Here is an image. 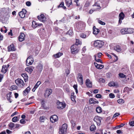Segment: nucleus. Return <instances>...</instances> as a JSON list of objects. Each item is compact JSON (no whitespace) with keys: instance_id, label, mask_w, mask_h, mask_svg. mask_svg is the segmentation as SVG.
Listing matches in <instances>:
<instances>
[{"instance_id":"obj_52","label":"nucleus","mask_w":134,"mask_h":134,"mask_svg":"<svg viewBox=\"0 0 134 134\" xmlns=\"http://www.w3.org/2000/svg\"><path fill=\"white\" fill-rule=\"evenodd\" d=\"M25 121L24 119H21L20 121V122L22 124H24L25 123Z\"/></svg>"},{"instance_id":"obj_42","label":"nucleus","mask_w":134,"mask_h":134,"mask_svg":"<svg viewBox=\"0 0 134 134\" xmlns=\"http://www.w3.org/2000/svg\"><path fill=\"white\" fill-rule=\"evenodd\" d=\"M67 34L71 36L73 34V32L72 29H70L67 32Z\"/></svg>"},{"instance_id":"obj_16","label":"nucleus","mask_w":134,"mask_h":134,"mask_svg":"<svg viewBox=\"0 0 134 134\" xmlns=\"http://www.w3.org/2000/svg\"><path fill=\"white\" fill-rule=\"evenodd\" d=\"M34 68L32 66H29L26 68L25 70L29 73L31 74L32 71Z\"/></svg>"},{"instance_id":"obj_7","label":"nucleus","mask_w":134,"mask_h":134,"mask_svg":"<svg viewBox=\"0 0 134 134\" xmlns=\"http://www.w3.org/2000/svg\"><path fill=\"white\" fill-rule=\"evenodd\" d=\"M77 76V79L78 82L81 85H82L83 84V79L82 75L81 74L79 73L78 74Z\"/></svg>"},{"instance_id":"obj_14","label":"nucleus","mask_w":134,"mask_h":134,"mask_svg":"<svg viewBox=\"0 0 134 134\" xmlns=\"http://www.w3.org/2000/svg\"><path fill=\"white\" fill-rule=\"evenodd\" d=\"M25 35L23 33H21L19 37V40L21 42L24 40Z\"/></svg>"},{"instance_id":"obj_36","label":"nucleus","mask_w":134,"mask_h":134,"mask_svg":"<svg viewBox=\"0 0 134 134\" xmlns=\"http://www.w3.org/2000/svg\"><path fill=\"white\" fill-rule=\"evenodd\" d=\"M95 129L96 126L94 125H92L90 128V130L91 131H94Z\"/></svg>"},{"instance_id":"obj_41","label":"nucleus","mask_w":134,"mask_h":134,"mask_svg":"<svg viewBox=\"0 0 134 134\" xmlns=\"http://www.w3.org/2000/svg\"><path fill=\"white\" fill-rule=\"evenodd\" d=\"M9 127L11 129H12L15 127V124L13 122H10L9 125Z\"/></svg>"},{"instance_id":"obj_28","label":"nucleus","mask_w":134,"mask_h":134,"mask_svg":"<svg viewBox=\"0 0 134 134\" xmlns=\"http://www.w3.org/2000/svg\"><path fill=\"white\" fill-rule=\"evenodd\" d=\"M63 54L62 53L59 52L55 54L54 55V56L55 58H57L60 57Z\"/></svg>"},{"instance_id":"obj_18","label":"nucleus","mask_w":134,"mask_h":134,"mask_svg":"<svg viewBox=\"0 0 134 134\" xmlns=\"http://www.w3.org/2000/svg\"><path fill=\"white\" fill-rule=\"evenodd\" d=\"M114 49L117 52H119L121 51V49L119 45H117L114 47Z\"/></svg>"},{"instance_id":"obj_53","label":"nucleus","mask_w":134,"mask_h":134,"mask_svg":"<svg viewBox=\"0 0 134 134\" xmlns=\"http://www.w3.org/2000/svg\"><path fill=\"white\" fill-rule=\"evenodd\" d=\"M102 97L101 95L100 94H98L96 95V97L98 98H101Z\"/></svg>"},{"instance_id":"obj_60","label":"nucleus","mask_w":134,"mask_h":134,"mask_svg":"<svg viewBox=\"0 0 134 134\" xmlns=\"http://www.w3.org/2000/svg\"><path fill=\"white\" fill-rule=\"evenodd\" d=\"M28 94V93H27V92L25 91L24 90L23 92V94L24 95L26 96Z\"/></svg>"},{"instance_id":"obj_9","label":"nucleus","mask_w":134,"mask_h":134,"mask_svg":"<svg viewBox=\"0 0 134 134\" xmlns=\"http://www.w3.org/2000/svg\"><path fill=\"white\" fill-rule=\"evenodd\" d=\"M37 18L40 21L42 22H44L46 21V18L43 14H42L38 16Z\"/></svg>"},{"instance_id":"obj_43","label":"nucleus","mask_w":134,"mask_h":134,"mask_svg":"<svg viewBox=\"0 0 134 134\" xmlns=\"http://www.w3.org/2000/svg\"><path fill=\"white\" fill-rule=\"evenodd\" d=\"M119 77L121 78H124L126 76L122 73H119Z\"/></svg>"},{"instance_id":"obj_8","label":"nucleus","mask_w":134,"mask_h":134,"mask_svg":"<svg viewBox=\"0 0 134 134\" xmlns=\"http://www.w3.org/2000/svg\"><path fill=\"white\" fill-rule=\"evenodd\" d=\"M65 105L64 103L58 102L57 103V107L59 109H62L65 107Z\"/></svg>"},{"instance_id":"obj_47","label":"nucleus","mask_w":134,"mask_h":134,"mask_svg":"<svg viewBox=\"0 0 134 134\" xmlns=\"http://www.w3.org/2000/svg\"><path fill=\"white\" fill-rule=\"evenodd\" d=\"M102 53L100 52H99L98 53L97 55H96V57H97L98 58H100L102 55Z\"/></svg>"},{"instance_id":"obj_12","label":"nucleus","mask_w":134,"mask_h":134,"mask_svg":"<svg viewBox=\"0 0 134 134\" xmlns=\"http://www.w3.org/2000/svg\"><path fill=\"white\" fill-rule=\"evenodd\" d=\"M9 66V65H4L3 66L1 72L4 74H5L7 71V68Z\"/></svg>"},{"instance_id":"obj_58","label":"nucleus","mask_w":134,"mask_h":134,"mask_svg":"<svg viewBox=\"0 0 134 134\" xmlns=\"http://www.w3.org/2000/svg\"><path fill=\"white\" fill-rule=\"evenodd\" d=\"M98 89H96L94 90L93 93H98Z\"/></svg>"},{"instance_id":"obj_10","label":"nucleus","mask_w":134,"mask_h":134,"mask_svg":"<svg viewBox=\"0 0 134 134\" xmlns=\"http://www.w3.org/2000/svg\"><path fill=\"white\" fill-rule=\"evenodd\" d=\"M58 120V117L55 115L51 116L50 118V120L52 123H54Z\"/></svg>"},{"instance_id":"obj_55","label":"nucleus","mask_w":134,"mask_h":134,"mask_svg":"<svg viewBox=\"0 0 134 134\" xmlns=\"http://www.w3.org/2000/svg\"><path fill=\"white\" fill-rule=\"evenodd\" d=\"M26 5L28 6H29L31 5V3L29 1H27L26 2Z\"/></svg>"},{"instance_id":"obj_37","label":"nucleus","mask_w":134,"mask_h":134,"mask_svg":"<svg viewBox=\"0 0 134 134\" xmlns=\"http://www.w3.org/2000/svg\"><path fill=\"white\" fill-rule=\"evenodd\" d=\"M81 43L82 42L81 41H80V40L76 39V42L75 44L77 46V45L79 44H81Z\"/></svg>"},{"instance_id":"obj_46","label":"nucleus","mask_w":134,"mask_h":134,"mask_svg":"<svg viewBox=\"0 0 134 134\" xmlns=\"http://www.w3.org/2000/svg\"><path fill=\"white\" fill-rule=\"evenodd\" d=\"M71 123L72 124L71 126L72 127H74L75 125V121L73 120H71L70 121Z\"/></svg>"},{"instance_id":"obj_6","label":"nucleus","mask_w":134,"mask_h":134,"mask_svg":"<svg viewBox=\"0 0 134 134\" xmlns=\"http://www.w3.org/2000/svg\"><path fill=\"white\" fill-rule=\"evenodd\" d=\"M34 62L33 58L31 56H29L27 59L26 64L27 66L31 65Z\"/></svg>"},{"instance_id":"obj_40","label":"nucleus","mask_w":134,"mask_h":134,"mask_svg":"<svg viewBox=\"0 0 134 134\" xmlns=\"http://www.w3.org/2000/svg\"><path fill=\"white\" fill-rule=\"evenodd\" d=\"M118 102L119 104H122L124 103V101L122 99H120L118 100Z\"/></svg>"},{"instance_id":"obj_64","label":"nucleus","mask_w":134,"mask_h":134,"mask_svg":"<svg viewBox=\"0 0 134 134\" xmlns=\"http://www.w3.org/2000/svg\"><path fill=\"white\" fill-rule=\"evenodd\" d=\"M14 95L15 98H17L18 96V94L17 93H14Z\"/></svg>"},{"instance_id":"obj_32","label":"nucleus","mask_w":134,"mask_h":134,"mask_svg":"<svg viewBox=\"0 0 134 134\" xmlns=\"http://www.w3.org/2000/svg\"><path fill=\"white\" fill-rule=\"evenodd\" d=\"M62 7L64 9H65L66 7L64 6V2H62L58 6V8Z\"/></svg>"},{"instance_id":"obj_50","label":"nucleus","mask_w":134,"mask_h":134,"mask_svg":"<svg viewBox=\"0 0 134 134\" xmlns=\"http://www.w3.org/2000/svg\"><path fill=\"white\" fill-rule=\"evenodd\" d=\"M120 115V114L119 113H115L114 115L113 118H115V117H116V116H119Z\"/></svg>"},{"instance_id":"obj_45","label":"nucleus","mask_w":134,"mask_h":134,"mask_svg":"<svg viewBox=\"0 0 134 134\" xmlns=\"http://www.w3.org/2000/svg\"><path fill=\"white\" fill-rule=\"evenodd\" d=\"M98 22L100 24L102 25H104L105 24V23L102 21L99 20H98Z\"/></svg>"},{"instance_id":"obj_35","label":"nucleus","mask_w":134,"mask_h":134,"mask_svg":"<svg viewBox=\"0 0 134 134\" xmlns=\"http://www.w3.org/2000/svg\"><path fill=\"white\" fill-rule=\"evenodd\" d=\"M17 86L16 85H13L10 87V90L11 91H12L17 89Z\"/></svg>"},{"instance_id":"obj_56","label":"nucleus","mask_w":134,"mask_h":134,"mask_svg":"<svg viewBox=\"0 0 134 134\" xmlns=\"http://www.w3.org/2000/svg\"><path fill=\"white\" fill-rule=\"evenodd\" d=\"M4 75L0 74V82H1L3 78Z\"/></svg>"},{"instance_id":"obj_1","label":"nucleus","mask_w":134,"mask_h":134,"mask_svg":"<svg viewBox=\"0 0 134 134\" xmlns=\"http://www.w3.org/2000/svg\"><path fill=\"white\" fill-rule=\"evenodd\" d=\"M122 34H131L133 32V30L131 28H125L121 29L120 31Z\"/></svg>"},{"instance_id":"obj_62","label":"nucleus","mask_w":134,"mask_h":134,"mask_svg":"<svg viewBox=\"0 0 134 134\" xmlns=\"http://www.w3.org/2000/svg\"><path fill=\"white\" fill-rule=\"evenodd\" d=\"M18 112L17 111H15V112H14V113L13 114H12V115H11V116H13L15 115L16 114H18Z\"/></svg>"},{"instance_id":"obj_31","label":"nucleus","mask_w":134,"mask_h":134,"mask_svg":"<svg viewBox=\"0 0 134 134\" xmlns=\"http://www.w3.org/2000/svg\"><path fill=\"white\" fill-rule=\"evenodd\" d=\"M96 110L97 112L98 113H100L102 112V109L100 107H97Z\"/></svg>"},{"instance_id":"obj_29","label":"nucleus","mask_w":134,"mask_h":134,"mask_svg":"<svg viewBox=\"0 0 134 134\" xmlns=\"http://www.w3.org/2000/svg\"><path fill=\"white\" fill-rule=\"evenodd\" d=\"M108 85L110 86L116 87L117 86V85L116 84V83L114 82H112L110 83H108Z\"/></svg>"},{"instance_id":"obj_21","label":"nucleus","mask_w":134,"mask_h":134,"mask_svg":"<svg viewBox=\"0 0 134 134\" xmlns=\"http://www.w3.org/2000/svg\"><path fill=\"white\" fill-rule=\"evenodd\" d=\"M86 83L87 87L91 88L92 87V85L90 80L89 79H87L86 80Z\"/></svg>"},{"instance_id":"obj_49","label":"nucleus","mask_w":134,"mask_h":134,"mask_svg":"<svg viewBox=\"0 0 134 134\" xmlns=\"http://www.w3.org/2000/svg\"><path fill=\"white\" fill-rule=\"evenodd\" d=\"M109 97L110 98H114L115 97V95L114 94L112 93H110L109 95Z\"/></svg>"},{"instance_id":"obj_39","label":"nucleus","mask_w":134,"mask_h":134,"mask_svg":"<svg viewBox=\"0 0 134 134\" xmlns=\"http://www.w3.org/2000/svg\"><path fill=\"white\" fill-rule=\"evenodd\" d=\"M41 83V82L40 81H38L35 85V88H37L40 85Z\"/></svg>"},{"instance_id":"obj_20","label":"nucleus","mask_w":134,"mask_h":134,"mask_svg":"<svg viewBox=\"0 0 134 134\" xmlns=\"http://www.w3.org/2000/svg\"><path fill=\"white\" fill-rule=\"evenodd\" d=\"M93 33L95 35H97V34L99 32V30L96 28L95 26L93 27Z\"/></svg>"},{"instance_id":"obj_23","label":"nucleus","mask_w":134,"mask_h":134,"mask_svg":"<svg viewBox=\"0 0 134 134\" xmlns=\"http://www.w3.org/2000/svg\"><path fill=\"white\" fill-rule=\"evenodd\" d=\"M21 76L24 78L25 82L27 81L28 80V76L27 74L23 73L21 74Z\"/></svg>"},{"instance_id":"obj_3","label":"nucleus","mask_w":134,"mask_h":134,"mask_svg":"<svg viewBox=\"0 0 134 134\" xmlns=\"http://www.w3.org/2000/svg\"><path fill=\"white\" fill-rule=\"evenodd\" d=\"M94 45L95 47L99 48H100L104 45V43L102 41L97 40L94 42Z\"/></svg>"},{"instance_id":"obj_27","label":"nucleus","mask_w":134,"mask_h":134,"mask_svg":"<svg viewBox=\"0 0 134 134\" xmlns=\"http://www.w3.org/2000/svg\"><path fill=\"white\" fill-rule=\"evenodd\" d=\"M94 120L95 121H96L97 123H98L99 124L100 123V118L99 117H95L94 119Z\"/></svg>"},{"instance_id":"obj_51","label":"nucleus","mask_w":134,"mask_h":134,"mask_svg":"<svg viewBox=\"0 0 134 134\" xmlns=\"http://www.w3.org/2000/svg\"><path fill=\"white\" fill-rule=\"evenodd\" d=\"M130 125L132 126H134V121H131L129 122Z\"/></svg>"},{"instance_id":"obj_63","label":"nucleus","mask_w":134,"mask_h":134,"mask_svg":"<svg viewBox=\"0 0 134 134\" xmlns=\"http://www.w3.org/2000/svg\"><path fill=\"white\" fill-rule=\"evenodd\" d=\"M21 12H22L23 13H24L25 14L26 13V10L25 9H22V11H21Z\"/></svg>"},{"instance_id":"obj_59","label":"nucleus","mask_w":134,"mask_h":134,"mask_svg":"<svg viewBox=\"0 0 134 134\" xmlns=\"http://www.w3.org/2000/svg\"><path fill=\"white\" fill-rule=\"evenodd\" d=\"M66 75L67 76L70 73V71L69 70H66Z\"/></svg>"},{"instance_id":"obj_44","label":"nucleus","mask_w":134,"mask_h":134,"mask_svg":"<svg viewBox=\"0 0 134 134\" xmlns=\"http://www.w3.org/2000/svg\"><path fill=\"white\" fill-rule=\"evenodd\" d=\"M45 119V117L43 116H42L40 117V121L41 122H43V121Z\"/></svg>"},{"instance_id":"obj_33","label":"nucleus","mask_w":134,"mask_h":134,"mask_svg":"<svg viewBox=\"0 0 134 134\" xmlns=\"http://www.w3.org/2000/svg\"><path fill=\"white\" fill-rule=\"evenodd\" d=\"M38 23H36L35 21H33L32 22V26L34 27H36L38 26Z\"/></svg>"},{"instance_id":"obj_25","label":"nucleus","mask_w":134,"mask_h":134,"mask_svg":"<svg viewBox=\"0 0 134 134\" xmlns=\"http://www.w3.org/2000/svg\"><path fill=\"white\" fill-rule=\"evenodd\" d=\"M90 5V2L87 1H86L85 3V4L83 7L84 9H86L87 8L89 7Z\"/></svg>"},{"instance_id":"obj_19","label":"nucleus","mask_w":134,"mask_h":134,"mask_svg":"<svg viewBox=\"0 0 134 134\" xmlns=\"http://www.w3.org/2000/svg\"><path fill=\"white\" fill-rule=\"evenodd\" d=\"M8 51H15V48L14 47L13 44H12L8 46Z\"/></svg>"},{"instance_id":"obj_26","label":"nucleus","mask_w":134,"mask_h":134,"mask_svg":"<svg viewBox=\"0 0 134 134\" xmlns=\"http://www.w3.org/2000/svg\"><path fill=\"white\" fill-rule=\"evenodd\" d=\"M65 2L66 5L68 7L72 4L71 0H65Z\"/></svg>"},{"instance_id":"obj_61","label":"nucleus","mask_w":134,"mask_h":134,"mask_svg":"<svg viewBox=\"0 0 134 134\" xmlns=\"http://www.w3.org/2000/svg\"><path fill=\"white\" fill-rule=\"evenodd\" d=\"M116 132L117 133L120 134L122 133L121 131L120 130H118L116 131Z\"/></svg>"},{"instance_id":"obj_30","label":"nucleus","mask_w":134,"mask_h":134,"mask_svg":"<svg viewBox=\"0 0 134 134\" xmlns=\"http://www.w3.org/2000/svg\"><path fill=\"white\" fill-rule=\"evenodd\" d=\"M93 6H97L98 9H100L101 8L100 4L98 3V2H96Z\"/></svg>"},{"instance_id":"obj_15","label":"nucleus","mask_w":134,"mask_h":134,"mask_svg":"<svg viewBox=\"0 0 134 134\" xmlns=\"http://www.w3.org/2000/svg\"><path fill=\"white\" fill-rule=\"evenodd\" d=\"M94 100H95V99H93V98H90L89 101V103L90 104H95L98 103L99 102L98 101H96Z\"/></svg>"},{"instance_id":"obj_13","label":"nucleus","mask_w":134,"mask_h":134,"mask_svg":"<svg viewBox=\"0 0 134 134\" xmlns=\"http://www.w3.org/2000/svg\"><path fill=\"white\" fill-rule=\"evenodd\" d=\"M125 16V15L123 12L119 14V23L121 24L122 23V20Z\"/></svg>"},{"instance_id":"obj_48","label":"nucleus","mask_w":134,"mask_h":134,"mask_svg":"<svg viewBox=\"0 0 134 134\" xmlns=\"http://www.w3.org/2000/svg\"><path fill=\"white\" fill-rule=\"evenodd\" d=\"M80 36L81 37L83 38H85L86 37V35L84 34H81L80 35Z\"/></svg>"},{"instance_id":"obj_34","label":"nucleus","mask_w":134,"mask_h":134,"mask_svg":"<svg viewBox=\"0 0 134 134\" xmlns=\"http://www.w3.org/2000/svg\"><path fill=\"white\" fill-rule=\"evenodd\" d=\"M19 15L20 17L21 18H23L25 17V14L22 12H20L19 13Z\"/></svg>"},{"instance_id":"obj_57","label":"nucleus","mask_w":134,"mask_h":134,"mask_svg":"<svg viewBox=\"0 0 134 134\" xmlns=\"http://www.w3.org/2000/svg\"><path fill=\"white\" fill-rule=\"evenodd\" d=\"M6 132L8 134H9L12 133V131L9 130L7 129L6 130Z\"/></svg>"},{"instance_id":"obj_54","label":"nucleus","mask_w":134,"mask_h":134,"mask_svg":"<svg viewBox=\"0 0 134 134\" xmlns=\"http://www.w3.org/2000/svg\"><path fill=\"white\" fill-rule=\"evenodd\" d=\"M30 88L29 87H27L25 90L26 92H27V93H28L30 91Z\"/></svg>"},{"instance_id":"obj_11","label":"nucleus","mask_w":134,"mask_h":134,"mask_svg":"<svg viewBox=\"0 0 134 134\" xmlns=\"http://www.w3.org/2000/svg\"><path fill=\"white\" fill-rule=\"evenodd\" d=\"M52 90L51 89H47L46 90L44 96L46 97H48L51 94Z\"/></svg>"},{"instance_id":"obj_2","label":"nucleus","mask_w":134,"mask_h":134,"mask_svg":"<svg viewBox=\"0 0 134 134\" xmlns=\"http://www.w3.org/2000/svg\"><path fill=\"white\" fill-rule=\"evenodd\" d=\"M67 125L66 124H64L62 125L59 131V134H64L66 132Z\"/></svg>"},{"instance_id":"obj_38","label":"nucleus","mask_w":134,"mask_h":134,"mask_svg":"<svg viewBox=\"0 0 134 134\" xmlns=\"http://www.w3.org/2000/svg\"><path fill=\"white\" fill-rule=\"evenodd\" d=\"M94 57H95V60L97 62H99L101 63H103V62L100 59H97V58L96 57V55H94Z\"/></svg>"},{"instance_id":"obj_22","label":"nucleus","mask_w":134,"mask_h":134,"mask_svg":"<svg viewBox=\"0 0 134 134\" xmlns=\"http://www.w3.org/2000/svg\"><path fill=\"white\" fill-rule=\"evenodd\" d=\"M43 66L42 64H39L38 65L36 68L39 71L41 72L43 69Z\"/></svg>"},{"instance_id":"obj_4","label":"nucleus","mask_w":134,"mask_h":134,"mask_svg":"<svg viewBox=\"0 0 134 134\" xmlns=\"http://www.w3.org/2000/svg\"><path fill=\"white\" fill-rule=\"evenodd\" d=\"M71 52L73 54L77 53L79 51L78 46L75 44L72 45L71 47Z\"/></svg>"},{"instance_id":"obj_5","label":"nucleus","mask_w":134,"mask_h":134,"mask_svg":"<svg viewBox=\"0 0 134 134\" xmlns=\"http://www.w3.org/2000/svg\"><path fill=\"white\" fill-rule=\"evenodd\" d=\"M15 82L18 86L21 87H23L25 85L23 81L20 79L15 80Z\"/></svg>"},{"instance_id":"obj_24","label":"nucleus","mask_w":134,"mask_h":134,"mask_svg":"<svg viewBox=\"0 0 134 134\" xmlns=\"http://www.w3.org/2000/svg\"><path fill=\"white\" fill-rule=\"evenodd\" d=\"M20 117V115L14 117L12 119V121L14 122H15L18 121Z\"/></svg>"},{"instance_id":"obj_17","label":"nucleus","mask_w":134,"mask_h":134,"mask_svg":"<svg viewBox=\"0 0 134 134\" xmlns=\"http://www.w3.org/2000/svg\"><path fill=\"white\" fill-rule=\"evenodd\" d=\"M94 64L96 67L98 69H101L104 67L103 65L98 64L97 63H94Z\"/></svg>"}]
</instances>
